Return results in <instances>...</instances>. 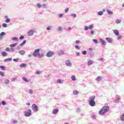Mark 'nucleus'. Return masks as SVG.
Wrapping results in <instances>:
<instances>
[{"label":"nucleus","mask_w":124,"mask_h":124,"mask_svg":"<svg viewBox=\"0 0 124 124\" xmlns=\"http://www.w3.org/2000/svg\"><path fill=\"white\" fill-rule=\"evenodd\" d=\"M76 44H79V43H80V41H79V40L76 41Z\"/></svg>","instance_id":"obj_53"},{"label":"nucleus","mask_w":124,"mask_h":124,"mask_svg":"<svg viewBox=\"0 0 124 124\" xmlns=\"http://www.w3.org/2000/svg\"><path fill=\"white\" fill-rule=\"evenodd\" d=\"M68 10H69V9L68 8H66V9H65L64 12L66 13H67V12H68Z\"/></svg>","instance_id":"obj_40"},{"label":"nucleus","mask_w":124,"mask_h":124,"mask_svg":"<svg viewBox=\"0 0 124 124\" xmlns=\"http://www.w3.org/2000/svg\"><path fill=\"white\" fill-rule=\"evenodd\" d=\"M58 30L59 31H62V27H59Z\"/></svg>","instance_id":"obj_55"},{"label":"nucleus","mask_w":124,"mask_h":124,"mask_svg":"<svg viewBox=\"0 0 124 124\" xmlns=\"http://www.w3.org/2000/svg\"><path fill=\"white\" fill-rule=\"evenodd\" d=\"M89 27H88V26L85 27V31H88V30H89Z\"/></svg>","instance_id":"obj_50"},{"label":"nucleus","mask_w":124,"mask_h":124,"mask_svg":"<svg viewBox=\"0 0 124 124\" xmlns=\"http://www.w3.org/2000/svg\"><path fill=\"white\" fill-rule=\"evenodd\" d=\"M0 75L1 76H4V73L3 72L0 71Z\"/></svg>","instance_id":"obj_37"},{"label":"nucleus","mask_w":124,"mask_h":124,"mask_svg":"<svg viewBox=\"0 0 124 124\" xmlns=\"http://www.w3.org/2000/svg\"><path fill=\"white\" fill-rule=\"evenodd\" d=\"M31 115V109H28L25 112V116L26 117H30Z\"/></svg>","instance_id":"obj_6"},{"label":"nucleus","mask_w":124,"mask_h":124,"mask_svg":"<svg viewBox=\"0 0 124 124\" xmlns=\"http://www.w3.org/2000/svg\"><path fill=\"white\" fill-rule=\"evenodd\" d=\"M59 55H63L64 54V52L62 50H60L59 51Z\"/></svg>","instance_id":"obj_24"},{"label":"nucleus","mask_w":124,"mask_h":124,"mask_svg":"<svg viewBox=\"0 0 124 124\" xmlns=\"http://www.w3.org/2000/svg\"><path fill=\"white\" fill-rule=\"evenodd\" d=\"M9 82H10L9 79H5V81H4V83L6 85H7V84H9Z\"/></svg>","instance_id":"obj_23"},{"label":"nucleus","mask_w":124,"mask_h":124,"mask_svg":"<svg viewBox=\"0 0 124 124\" xmlns=\"http://www.w3.org/2000/svg\"><path fill=\"white\" fill-rule=\"evenodd\" d=\"M12 40H13L14 41H18V38L15 37L12 38Z\"/></svg>","instance_id":"obj_22"},{"label":"nucleus","mask_w":124,"mask_h":124,"mask_svg":"<svg viewBox=\"0 0 124 124\" xmlns=\"http://www.w3.org/2000/svg\"><path fill=\"white\" fill-rule=\"evenodd\" d=\"M89 30H93V25H91L89 26Z\"/></svg>","instance_id":"obj_34"},{"label":"nucleus","mask_w":124,"mask_h":124,"mask_svg":"<svg viewBox=\"0 0 124 124\" xmlns=\"http://www.w3.org/2000/svg\"><path fill=\"white\" fill-rule=\"evenodd\" d=\"M95 99V96H92L90 97V99L89 100V104L90 106L93 107L95 106V101L94 99Z\"/></svg>","instance_id":"obj_2"},{"label":"nucleus","mask_w":124,"mask_h":124,"mask_svg":"<svg viewBox=\"0 0 124 124\" xmlns=\"http://www.w3.org/2000/svg\"><path fill=\"white\" fill-rule=\"evenodd\" d=\"M24 38H25V37L24 36H21L20 37H19V39L20 40H22L23 39H24Z\"/></svg>","instance_id":"obj_38"},{"label":"nucleus","mask_w":124,"mask_h":124,"mask_svg":"<svg viewBox=\"0 0 124 124\" xmlns=\"http://www.w3.org/2000/svg\"><path fill=\"white\" fill-rule=\"evenodd\" d=\"M5 18L6 19L5 20L6 23H8L10 22V19L8 18V16H5Z\"/></svg>","instance_id":"obj_12"},{"label":"nucleus","mask_w":124,"mask_h":124,"mask_svg":"<svg viewBox=\"0 0 124 124\" xmlns=\"http://www.w3.org/2000/svg\"><path fill=\"white\" fill-rule=\"evenodd\" d=\"M88 65H91V64H92L93 63V61L91 60L89 61L88 62H87Z\"/></svg>","instance_id":"obj_31"},{"label":"nucleus","mask_w":124,"mask_h":124,"mask_svg":"<svg viewBox=\"0 0 124 124\" xmlns=\"http://www.w3.org/2000/svg\"><path fill=\"white\" fill-rule=\"evenodd\" d=\"M6 52H14V48H9V47H7L6 48Z\"/></svg>","instance_id":"obj_8"},{"label":"nucleus","mask_w":124,"mask_h":124,"mask_svg":"<svg viewBox=\"0 0 124 124\" xmlns=\"http://www.w3.org/2000/svg\"><path fill=\"white\" fill-rule=\"evenodd\" d=\"M106 9H103V10H102V11L103 12H105V11H106Z\"/></svg>","instance_id":"obj_59"},{"label":"nucleus","mask_w":124,"mask_h":124,"mask_svg":"<svg viewBox=\"0 0 124 124\" xmlns=\"http://www.w3.org/2000/svg\"><path fill=\"white\" fill-rule=\"evenodd\" d=\"M2 54V56H3V57H5V56H6L7 54L6 52H2L1 53Z\"/></svg>","instance_id":"obj_29"},{"label":"nucleus","mask_w":124,"mask_h":124,"mask_svg":"<svg viewBox=\"0 0 124 124\" xmlns=\"http://www.w3.org/2000/svg\"><path fill=\"white\" fill-rule=\"evenodd\" d=\"M69 31H71V28L69 27Z\"/></svg>","instance_id":"obj_61"},{"label":"nucleus","mask_w":124,"mask_h":124,"mask_svg":"<svg viewBox=\"0 0 124 124\" xmlns=\"http://www.w3.org/2000/svg\"><path fill=\"white\" fill-rule=\"evenodd\" d=\"M27 66V64L26 63H22L20 65V67H26Z\"/></svg>","instance_id":"obj_21"},{"label":"nucleus","mask_w":124,"mask_h":124,"mask_svg":"<svg viewBox=\"0 0 124 124\" xmlns=\"http://www.w3.org/2000/svg\"><path fill=\"white\" fill-rule=\"evenodd\" d=\"M5 32H2L1 33H0V40H1V38H2V37L1 36H3V35H5Z\"/></svg>","instance_id":"obj_16"},{"label":"nucleus","mask_w":124,"mask_h":124,"mask_svg":"<svg viewBox=\"0 0 124 124\" xmlns=\"http://www.w3.org/2000/svg\"><path fill=\"white\" fill-rule=\"evenodd\" d=\"M101 44H102V45H106V42L104 40H101Z\"/></svg>","instance_id":"obj_19"},{"label":"nucleus","mask_w":124,"mask_h":124,"mask_svg":"<svg viewBox=\"0 0 124 124\" xmlns=\"http://www.w3.org/2000/svg\"><path fill=\"white\" fill-rule=\"evenodd\" d=\"M71 79L73 80V81H75V80H76V77H75V76H72Z\"/></svg>","instance_id":"obj_30"},{"label":"nucleus","mask_w":124,"mask_h":124,"mask_svg":"<svg viewBox=\"0 0 124 124\" xmlns=\"http://www.w3.org/2000/svg\"><path fill=\"white\" fill-rule=\"evenodd\" d=\"M122 38V36H118V38H117V39H121Z\"/></svg>","instance_id":"obj_56"},{"label":"nucleus","mask_w":124,"mask_h":124,"mask_svg":"<svg viewBox=\"0 0 124 124\" xmlns=\"http://www.w3.org/2000/svg\"><path fill=\"white\" fill-rule=\"evenodd\" d=\"M47 31H50V30H51V27L48 26L47 29H46Z\"/></svg>","instance_id":"obj_52"},{"label":"nucleus","mask_w":124,"mask_h":124,"mask_svg":"<svg viewBox=\"0 0 124 124\" xmlns=\"http://www.w3.org/2000/svg\"><path fill=\"white\" fill-rule=\"evenodd\" d=\"M26 41L24 40L21 44H20V46H23V45L26 44Z\"/></svg>","instance_id":"obj_32"},{"label":"nucleus","mask_w":124,"mask_h":124,"mask_svg":"<svg viewBox=\"0 0 124 124\" xmlns=\"http://www.w3.org/2000/svg\"><path fill=\"white\" fill-rule=\"evenodd\" d=\"M22 80H23L24 82H27V83L29 82V80H28L26 77H23Z\"/></svg>","instance_id":"obj_18"},{"label":"nucleus","mask_w":124,"mask_h":124,"mask_svg":"<svg viewBox=\"0 0 124 124\" xmlns=\"http://www.w3.org/2000/svg\"><path fill=\"white\" fill-rule=\"evenodd\" d=\"M102 60H103V58H101L100 59H99V61H102Z\"/></svg>","instance_id":"obj_62"},{"label":"nucleus","mask_w":124,"mask_h":124,"mask_svg":"<svg viewBox=\"0 0 124 124\" xmlns=\"http://www.w3.org/2000/svg\"><path fill=\"white\" fill-rule=\"evenodd\" d=\"M93 42H94L96 44H97L98 43V42H97V40H95V39H93Z\"/></svg>","instance_id":"obj_42"},{"label":"nucleus","mask_w":124,"mask_h":124,"mask_svg":"<svg viewBox=\"0 0 124 124\" xmlns=\"http://www.w3.org/2000/svg\"><path fill=\"white\" fill-rule=\"evenodd\" d=\"M109 111V107L108 106H104L99 111V114L102 115V114H104L106 112Z\"/></svg>","instance_id":"obj_1"},{"label":"nucleus","mask_w":124,"mask_h":124,"mask_svg":"<svg viewBox=\"0 0 124 124\" xmlns=\"http://www.w3.org/2000/svg\"><path fill=\"white\" fill-rule=\"evenodd\" d=\"M2 26L3 28H7L8 27V25H7V24L6 23L3 24Z\"/></svg>","instance_id":"obj_26"},{"label":"nucleus","mask_w":124,"mask_h":124,"mask_svg":"<svg viewBox=\"0 0 124 124\" xmlns=\"http://www.w3.org/2000/svg\"><path fill=\"white\" fill-rule=\"evenodd\" d=\"M113 32L115 35L118 36L119 34V31L118 30H114Z\"/></svg>","instance_id":"obj_14"},{"label":"nucleus","mask_w":124,"mask_h":124,"mask_svg":"<svg viewBox=\"0 0 124 124\" xmlns=\"http://www.w3.org/2000/svg\"><path fill=\"white\" fill-rule=\"evenodd\" d=\"M33 93V91L31 89H30L29 90V93L31 94V93Z\"/></svg>","instance_id":"obj_46"},{"label":"nucleus","mask_w":124,"mask_h":124,"mask_svg":"<svg viewBox=\"0 0 124 124\" xmlns=\"http://www.w3.org/2000/svg\"><path fill=\"white\" fill-rule=\"evenodd\" d=\"M14 62H17L19 61V58L13 59Z\"/></svg>","instance_id":"obj_41"},{"label":"nucleus","mask_w":124,"mask_h":124,"mask_svg":"<svg viewBox=\"0 0 124 124\" xmlns=\"http://www.w3.org/2000/svg\"><path fill=\"white\" fill-rule=\"evenodd\" d=\"M102 14H103V12H102V11H99V12L98 13V15L99 16H101V15H102Z\"/></svg>","instance_id":"obj_35"},{"label":"nucleus","mask_w":124,"mask_h":124,"mask_svg":"<svg viewBox=\"0 0 124 124\" xmlns=\"http://www.w3.org/2000/svg\"><path fill=\"white\" fill-rule=\"evenodd\" d=\"M62 16H63V15L62 14H61L59 15V17H60V18H62Z\"/></svg>","instance_id":"obj_49"},{"label":"nucleus","mask_w":124,"mask_h":124,"mask_svg":"<svg viewBox=\"0 0 124 124\" xmlns=\"http://www.w3.org/2000/svg\"><path fill=\"white\" fill-rule=\"evenodd\" d=\"M16 80V78H14L12 80V81L13 82V81H15Z\"/></svg>","instance_id":"obj_60"},{"label":"nucleus","mask_w":124,"mask_h":124,"mask_svg":"<svg viewBox=\"0 0 124 124\" xmlns=\"http://www.w3.org/2000/svg\"><path fill=\"white\" fill-rule=\"evenodd\" d=\"M86 54H87V51L84 50V51H82L83 55H86Z\"/></svg>","instance_id":"obj_44"},{"label":"nucleus","mask_w":124,"mask_h":124,"mask_svg":"<svg viewBox=\"0 0 124 124\" xmlns=\"http://www.w3.org/2000/svg\"><path fill=\"white\" fill-rule=\"evenodd\" d=\"M75 48L76 49H77L78 50H80V47H79V46H76Z\"/></svg>","instance_id":"obj_43"},{"label":"nucleus","mask_w":124,"mask_h":124,"mask_svg":"<svg viewBox=\"0 0 124 124\" xmlns=\"http://www.w3.org/2000/svg\"><path fill=\"white\" fill-rule=\"evenodd\" d=\"M121 22H122V20H121L120 19H117L115 21V23H116V24H120V23H121Z\"/></svg>","instance_id":"obj_28"},{"label":"nucleus","mask_w":124,"mask_h":124,"mask_svg":"<svg viewBox=\"0 0 124 124\" xmlns=\"http://www.w3.org/2000/svg\"><path fill=\"white\" fill-rule=\"evenodd\" d=\"M54 55H55V53H54V52L49 51L46 53V56L47 58H51V57H53Z\"/></svg>","instance_id":"obj_4"},{"label":"nucleus","mask_w":124,"mask_h":124,"mask_svg":"<svg viewBox=\"0 0 124 124\" xmlns=\"http://www.w3.org/2000/svg\"><path fill=\"white\" fill-rule=\"evenodd\" d=\"M73 94H74L75 95H77V94H78V91H77V90L74 91V92H73Z\"/></svg>","instance_id":"obj_25"},{"label":"nucleus","mask_w":124,"mask_h":124,"mask_svg":"<svg viewBox=\"0 0 124 124\" xmlns=\"http://www.w3.org/2000/svg\"><path fill=\"white\" fill-rule=\"evenodd\" d=\"M34 32H35V31L33 30H30L28 32V35H29V36H31L33 35V33H34Z\"/></svg>","instance_id":"obj_7"},{"label":"nucleus","mask_w":124,"mask_h":124,"mask_svg":"<svg viewBox=\"0 0 124 124\" xmlns=\"http://www.w3.org/2000/svg\"><path fill=\"white\" fill-rule=\"evenodd\" d=\"M19 53L20 54V55H24V54H25V51L24 50H21L19 52Z\"/></svg>","instance_id":"obj_27"},{"label":"nucleus","mask_w":124,"mask_h":124,"mask_svg":"<svg viewBox=\"0 0 124 124\" xmlns=\"http://www.w3.org/2000/svg\"><path fill=\"white\" fill-rule=\"evenodd\" d=\"M116 98L117 99H118V100H120V99H121V97H120V96H116Z\"/></svg>","instance_id":"obj_45"},{"label":"nucleus","mask_w":124,"mask_h":124,"mask_svg":"<svg viewBox=\"0 0 124 124\" xmlns=\"http://www.w3.org/2000/svg\"><path fill=\"white\" fill-rule=\"evenodd\" d=\"M106 40H107V41H108V42H109V43H112V41H113V39H112L111 38H106Z\"/></svg>","instance_id":"obj_10"},{"label":"nucleus","mask_w":124,"mask_h":124,"mask_svg":"<svg viewBox=\"0 0 124 124\" xmlns=\"http://www.w3.org/2000/svg\"><path fill=\"white\" fill-rule=\"evenodd\" d=\"M40 48L35 49L32 54V55L34 56V57H38V58H42V55H40Z\"/></svg>","instance_id":"obj_3"},{"label":"nucleus","mask_w":124,"mask_h":124,"mask_svg":"<svg viewBox=\"0 0 124 124\" xmlns=\"http://www.w3.org/2000/svg\"><path fill=\"white\" fill-rule=\"evenodd\" d=\"M36 74H40V73H41V72L40 71H37L36 72Z\"/></svg>","instance_id":"obj_54"},{"label":"nucleus","mask_w":124,"mask_h":124,"mask_svg":"<svg viewBox=\"0 0 124 124\" xmlns=\"http://www.w3.org/2000/svg\"><path fill=\"white\" fill-rule=\"evenodd\" d=\"M57 82L58 83H59V84H62V80H61V79H58V80H57Z\"/></svg>","instance_id":"obj_36"},{"label":"nucleus","mask_w":124,"mask_h":124,"mask_svg":"<svg viewBox=\"0 0 124 124\" xmlns=\"http://www.w3.org/2000/svg\"><path fill=\"white\" fill-rule=\"evenodd\" d=\"M64 124H68L67 123H64Z\"/></svg>","instance_id":"obj_64"},{"label":"nucleus","mask_w":124,"mask_h":124,"mask_svg":"<svg viewBox=\"0 0 124 124\" xmlns=\"http://www.w3.org/2000/svg\"><path fill=\"white\" fill-rule=\"evenodd\" d=\"M91 34H93L94 33V32L93 31H91Z\"/></svg>","instance_id":"obj_57"},{"label":"nucleus","mask_w":124,"mask_h":124,"mask_svg":"<svg viewBox=\"0 0 124 124\" xmlns=\"http://www.w3.org/2000/svg\"><path fill=\"white\" fill-rule=\"evenodd\" d=\"M71 16H73V17H74L75 18L76 17V14H72L71 15Z\"/></svg>","instance_id":"obj_51"},{"label":"nucleus","mask_w":124,"mask_h":124,"mask_svg":"<svg viewBox=\"0 0 124 124\" xmlns=\"http://www.w3.org/2000/svg\"><path fill=\"white\" fill-rule=\"evenodd\" d=\"M121 121H124V113L122 114L120 117Z\"/></svg>","instance_id":"obj_20"},{"label":"nucleus","mask_w":124,"mask_h":124,"mask_svg":"<svg viewBox=\"0 0 124 124\" xmlns=\"http://www.w3.org/2000/svg\"><path fill=\"white\" fill-rule=\"evenodd\" d=\"M12 58H7L4 60V62H11Z\"/></svg>","instance_id":"obj_13"},{"label":"nucleus","mask_w":124,"mask_h":124,"mask_svg":"<svg viewBox=\"0 0 124 124\" xmlns=\"http://www.w3.org/2000/svg\"><path fill=\"white\" fill-rule=\"evenodd\" d=\"M37 5L39 8H40V7H41V5L40 4V3H38Z\"/></svg>","instance_id":"obj_48"},{"label":"nucleus","mask_w":124,"mask_h":124,"mask_svg":"<svg viewBox=\"0 0 124 124\" xmlns=\"http://www.w3.org/2000/svg\"><path fill=\"white\" fill-rule=\"evenodd\" d=\"M17 44L18 43H15L14 44H11L10 45V47H11V48H13V47H16V46H17Z\"/></svg>","instance_id":"obj_11"},{"label":"nucleus","mask_w":124,"mask_h":124,"mask_svg":"<svg viewBox=\"0 0 124 124\" xmlns=\"http://www.w3.org/2000/svg\"><path fill=\"white\" fill-rule=\"evenodd\" d=\"M123 7H124V3L122 4Z\"/></svg>","instance_id":"obj_63"},{"label":"nucleus","mask_w":124,"mask_h":124,"mask_svg":"<svg viewBox=\"0 0 124 124\" xmlns=\"http://www.w3.org/2000/svg\"><path fill=\"white\" fill-rule=\"evenodd\" d=\"M65 64L67 66H71V62H70V61L67 60L65 61Z\"/></svg>","instance_id":"obj_9"},{"label":"nucleus","mask_w":124,"mask_h":124,"mask_svg":"<svg viewBox=\"0 0 124 124\" xmlns=\"http://www.w3.org/2000/svg\"><path fill=\"white\" fill-rule=\"evenodd\" d=\"M58 111H59V109L58 108H55L53 110V114H57L58 113Z\"/></svg>","instance_id":"obj_15"},{"label":"nucleus","mask_w":124,"mask_h":124,"mask_svg":"<svg viewBox=\"0 0 124 124\" xmlns=\"http://www.w3.org/2000/svg\"><path fill=\"white\" fill-rule=\"evenodd\" d=\"M107 12H108V14H109V15H113V12L109 10H107Z\"/></svg>","instance_id":"obj_17"},{"label":"nucleus","mask_w":124,"mask_h":124,"mask_svg":"<svg viewBox=\"0 0 124 124\" xmlns=\"http://www.w3.org/2000/svg\"><path fill=\"white\" fill-rule=\"evenodd\" d=\"M32 108L34 112H37V111H38V106L35 104L32 105Z\"/></svg>","instance_id":"obj_5"},{"label":"nucleus","mask_w":124,"mask_h":124,"mask_svg":"<svg viewBox=\"0 0 124 124\" xmlns=\"http://www.w3.org/2000/svg\"><path fill=\"white\" fill-rule=\"evenodd\" d=\"M26 105H31V103H26Z\"/></svg>","instance_id":"obj_58"},{"label":"nucleus","mask_w":124,"mask_h":124,"mask_svg":"<svg viewBox=\"0 0 124 124\" xmlns=\"http://www.w3.org/2000/svg\"><path fill=\"white\" fill-rule=\"evenodd\" d=\"M0 68L2 69V70H5V66H0Z\"/></svg>","instance_id":"obj_33"},{"label":"nucleus","mask_w":124,"mask_h":124,"mask_svg":"<svg viewBox=\"0 0 124 124\" xmlns=\"http://www.w3.org/2000/svg\"><path fill=\"white\" fill-rule=\"evenodd\" d=\"M96 80H97V81H100V80H101V77H98V78H96Z\"/></svg>","instance_id":"obj_39"},{"label":"nucleus","mask_w":124,"mask_h":124,"mask_svg":"<svg viewBox=\"0 0 124 124\" xmlns=\"http://www.w3.org/2000/svg\"><path fill=\"white\" fill-rule=\"evenodd\" d=\"M1 104H2V105H5V104H6V103H5V101H2Z\"/></svg>","instance_id":"obj_47"}]
</instances>
